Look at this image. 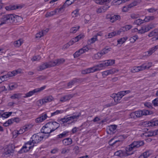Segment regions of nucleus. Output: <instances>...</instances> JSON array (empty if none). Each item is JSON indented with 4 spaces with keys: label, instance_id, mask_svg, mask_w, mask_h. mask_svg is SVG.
Here are the masks:
<instances>
[{
    "label": "nucleus",
    "instance_id": "nucleus-1",
    "mask_svg": "<svg viewBox=\"0 0 158 158\" xmlns=\"http://www.w3.org/2000/svg\"><path fill=\"white\" fill-rule=\"evenodd\" d=\"M144 144L143 141H134L125 148L124 151L125 156L131 155L133 154V150L136 148H139Z\"/></svg>",
    "mask_w": 158,
    "mask_h": 158
},
{
    "label": "nucleus",
    "instance_id": "nucleus-2",
    "mask_svg": "<svg viewBox=\"0 0 158 158\" xmlns=\"http://www.w3.org/2000/svg\"><path fill=\"white\" fill-rule=\"evenodd\" d=\"M19 17L18 15L12 14L4 15L1 19L0 26L3 24H11L16 21L17 19Z\"/></svg>",
    "mask_w": 158,
    "mask_h": 158
},
{
    "label": "nucleus",
    "instance_id": "nucleus-3",
    "mask_svg": "<svg viewBox=\"0 0 158 158\" xmlns=\"http://www.w3.org/2000/svg\"><path fill=\"white\" fill-rule=\"evenodd\" d=\"M152 111L144 110H138L132 112L130 114V116L132 118H139L143 115H147L152 114Z\"/></svg>",
    "mask_w": 158,
    "mask_h": 158
},
{
    "label": "nucleus",
    "instance_id": "nucleus-4",
    "mask_svg": "<svg viewBox=\"0 0 158 158\" xmlns=\"http://www.w3.org/2000/svg\"><path fill=\"white\" fill-rule=\"evenodd\" d=\"M15 148L14 145L12 144L8 145L4 149L5 154L9 156L13 155L15 151Z\"/></svg>",
    "mask_w": 158,
    "mask_h": 158
},
{
    "label": "nucleus",
    "instance_id": "nucleus-5",
    "mask_svg": "<svg viewBox=\"0 0 158 158\" xmlns=\"http://www.w3.org/2000/svg\"><path fill=\"white\" fill-rule=\"evenodd\" d=\"M115 63L114 60H109L105 61L104 62L99 64L96 66L97 67L102 68L108 66H111L114 64Z\"/></svg>",
    "mask_w": 158,
    "mask_h": 158
},
{
    "label": "nucleus",
    "instance_id": "nucleus-6",
    "mask_svg": "<svg viewBox=\"0 0 158 158\" xmlns=\"http://www.w3.org/2000/svg\"><path fill=\"white\" fill-rule=\"evenodd\" d=\"M44 136H41L40 133H38L37 134H35L33 135L31 137L32 140L33 144L34 143H36L40 142L42 140Z\"/></svg>",
    "mask_w": 158,
    "mask_h": 158
},
{
    "label": "nucleus",
    "instance_id": "nucleus-7",
    "mask_svg": "<svg viewBox=\"0 0 158 158\" xmlns=\"http://www.w3.org/2000/svg\"><path fill=\"white\" fill-rule=\"evenodd\" d=\"M45 88V86H44L40 88H37L35 89L32 91H29L28 93H27L25 94V96L23 97L24 98H27L28 97H29L30 96H31L33 94L35 93H37L38 92H40L43 89H44Z\"/></svg>",
    "mask_w": 158,
    "mask_h": 158
},
{
    "label": "nucleus",
    "instance_id": "nucleus-8",
    "mask_svg": "<svg viewBox=\"0 0 158 158\" xmlns=\"http://www.w3.org/2000/svg\"><path fill=\"white\" fill-rule=\"evenodd\" d=\"M48 124L49 127H50L51 131L52 132L56 129L59 127V124L56 122H49Z\"/></svg>",
    "mask_w": 158,
    "mask_h": 158
},
{
    "label": "nucleus",
    "instance_id": "nucleus-9",
    "mask_svg": "<svg viewBox=\"0 0 158 158\" xmlns=\"http://www.w3.org/2000/svg\"><path fill=\"white\" fill-rule=\"evenodd\" d=\"M48 123H46L45 126H43L41 130V133L44 134H49L52 132L51 131L50 127H49L48 124Z\"/></svg>",
    "mask_w": 158,
    "mask_h": 158
},
{
    "label": "nucleus",
    "instance_id": "nucleus-10",
    "mask_svg": "<svg viewBox=\"0 0 158 158\" xmlns=\"http://www.w3.org/2000/svg\"><path fill=\"white\" fill-rule=\"evenodd\" d=\"M112 98L114 99L115 103H111L110 105L109 106H111L116 105L117 102L121 99L120 96L118 95V94H113L111 96Z\"/></svg>",
    "mask_w": 158,
    "mask_h": 158
},
{
    "label": "nucleus",
    "instance_id": "nucleus-11",
    "mask_svg": "<svg viewBox=\"0 0 158 158\" xmlns=\"http://www.w3.org/2000/svg\"><path fill=\"white\" fill-rule=\"evenodd\" d=\"M158 48V46H156L150 48L149 50L144 53L145 55L147 56H149L154 53Z\"/></svg>",
    "mask_w": 158,
    "mask_h": 158
},
{
    "label": "nucleus",
    "instance_id": "nucleus-12",
    "mask_svg": "<svg viewBox=\"0 0 158 158\" xmlns=\"http://www.w3.org/2000/svg\"><path fill=\"white\" fill-rule=\"evenodd\" d=\"M34 146V145H33L31 146L28 147H28L26 145H24L19 151V152L20 153L27 152L32 148Z\"/></svg>",
    "mask_w": 158,
    "mask_h": 158
},
{
    "label": "nucleus",
    "instance_id": "nucleus-13",
    "mask_svg": "<svg viewBox=\"0 0 158 158\" xmlns=\"http://www.w3.org/2000/svg\"><path fill=\"white\" fill-rule=\"evenodd\" d=\"M73 97L72 94H69L66 95L61 97L60 101L61 102H65L69 100Z\"/></svg>",
    "mask_w": 158,
    "mask_h": 158
},
{
    "label": "nucleus",
    "instance_id": "nucleus-14",
    "mask_svg": "<svg viewBox=\"0 0 158 158\" xmlns=\"http://www.w3.org/2000/svg\"><path fill=\"white\" fill-rule=\"evenodd\" d=\"M48 64V62H45L40 65L37 68L38 71H41L47 68H49Z\"/></svg>",
    "mask_w": 158,
    "mask_h": 158
},
{
    "label": "nucleus",
    "instance_id": "nucleus-15",
    "mask_svg": "<svg viewBox=\"0 0 158 158\" xmlns=\"http://www.w3.org/2000/svg\"><path fill=\"white\" fill-rule=\"evenodd\" d=\"M149 31L148 25H145L142 26L141 29L138 31V33L143 34Z\"/></svg>",
    "mask_w": 158,
    "mask_h": 158
},
{
    "label": "nucleus",
    "instance_id": "nucleus-16",
    "mask_svg": "<svg viewBox=\"0 0 158 158\" xmlns=\"http://www.w3.org/2000/svg\"><path fill=\"white\" fill-rule=\"evenodd\" d=\"M63 144L66 146L70 145L72 143V140L70 138H67L63 139L62 141Z\"/></svg>",
    "mask_w": 158,
    "mask_h": 158
},
{
    "label": "nucleus",
    "instance_id": "nucleus-17",
    "mask_svg": "<svg viewBox=\"0 0 158 158\" xmlns=\"http://www.w3.org/2000/svg\"><path fill=\"white\" fill-rule=\"evenodd\" d=\"M115 156H119L120 157L125 156L124 151L119 150L117 151L114 153Z\"/></svg>",
    "mask_w": 158,
    "mask_h": 158
},
{
    "label": "nucleus",
    "instance_id": "nucleus-18",
    "mask_svg": "<svg viewBox=\"0 0 158 158\" xmlns=\"http://www.w3.org/2000/svg\"><path fill=\"white\" fill-rule=\"evenodd\" d=\"M144 136L146 137H150L152 136H155L154 135V132L153 131H149L148 132L143 133L141 134V136Z\"/></svg>",
    "mask_w": 158,
    "mask_h": 158
},
{
    "label": "nucleus",
    "instance_id": "nucleus-19",
    "mask_svg": "<svg viewBox=\"0 0 158 158\" xmlns=\"http://www.w3.org/2000/svg\"><path fill=\"white\" fill-rule=\"evenodd\" d=\"M22 7L21 6H9L6 7V9L7 10H10L19 8H21Z\"/></svg>",
    "mask_w": 158,
    "mask_h": 158
},
{
    "label": "nucleus",
    "instance_id": "nucleus-20",
    "mask_svg": "<svg viewBox=\"0 0 158 158\" xmlns=\"http://www.w3.org/2000/svg\"><path fill=\"white\" fill-rule=\"evenodd\" d=\"M120 19V16L119 15H114L110 18V21L113 23L117 20H119Z\"/></svg>",
    "mask_w": 158,
    "mask_h": 158
},
{
    "label": "nucleus",
    "instance_id": "nucleus-21",
    "mask_svg": "<svg viewBox=\"0 0 158 158\" xmlns=\"http://www.w3.org/2000/svg\"><path fill=\"white\" fill-rule=\"evenodd\" d=\"M80 79L74 78L71 81L69 82L67 86L68 87H71L75 83L79 81Z\"/></svg>",
    "mask_w": 158,
    "mask_h": 158
},
{
    "label": "nucleus",
    "instance_id": "nucleus-22",
    "mask_svg": "<svg viewBox=\"0 0 158 158\" xmlns=\"http://www.w3.org/2000/svg\"><path fill=\"white\" fill-rule=\"evenodd\" d=\"M23 43V41L21 39H19L18 40L15 41L14 42L13 45L16 47H19Z\"/></svg>",
    "mask_w": 158,
    "mask_h": 158
},
{
    "label": "nucleus",
    "instance_id": "nucleus-23",
    "mask_svg": "<svg viewBox=\"0 0 158 158\" xmlns=\"http://www.w3.org/2000/svg\"><path fill=\"white\" fill-rule=\"evenodd\" d=\"M56 61V60H54L48 62L49 68L52 67H53L56 66H57Z\"/></svg>",
    "mask_w": 158,
    "mask_h": 158
},
{
    "label": "nucleus",
    "instance_id": "nucleus-24",
    "mask_svg": "<svg viewBox=\"0 0 158 158\" xmlns=\"http://www.w3.org/2000/svg\"><path fill=\"white\" fill-rule=\"evenodd\" d=\"M151 153L149 151H146L140 156L139 158H147L151 155Z\"/></svg>",
    "mask_w": 158,
    "mask_h": 158
},
{
    "label": "nucleus",
    "instance_id": "nucleus-25",
    "mask_svg": "<svg viewBox=\"0 0 158 158\" xmlns=\"http://www.w3.org/2000/svg\"><path fill=\"white\" fill-rule=\"evenodd\" d=\"M22 94H13L10 97V98L12 99H19L21 97Z\"/></svg>",
    "mask_w": 158,
    "mask_h": 158
},
{
    "label": "nucleus",
    "instance_id": "nucleus-26",
    "mask_svg": "<svg viewBox=\"0 0 158 158\" xmlns=\"http://www.w3.org/2000/svg\"><path fill=\"white\" fill-rule=\"evenodd\" d=\"M69 133V132L68 131H64L62 133L58 135L57 138H61L64 137L68 135Z\"/></svg>",
    "mask_w": 158,
    "mask_h": 158
},
{
    "label": "nucleus",
    "instance_id": "nucleus-27",
    "mask_svg": "<svg viewBox=\"0 0 158 158\" xmlns=\"http://www.w3.org/2000/svg\"><path fill=\"white\" fill-rule=\"evenodd\" d=\"M102 53L101 52H98L94 55L93 56V59H100L102 56Z\"/></svg>",
    "mask_w": 158,
    "mask_h": 158
},
{
    "label": "nucleus",
    "instance_id": "nucleus-28",
    "mask_svg": "<svg viewBox=\"0 0 158 158\" xmlns=\"http://www.w3.org/2000/svg\"><path fill=\"white\" fill-rule=\"evenodd\" d=\"M144 23L143 20L141 19H138L135 20L134 24L138 25H139Z\"/></svg>",
    "mask_w": 158,
    "mask_h": 158
},
{
    "label": "nucleus",
    "instance_id": "nucleus-29",
    "mask_svg": "<svg viewBox=\"0 0 158 158\" xmlns=\"http://www.w3.org/2000/svg\"><path fill=\"white\" fill-rule=\"evenodd\" d=\"M56 11H55V10L52 11H51V12H48L45 15V17H51L53 15H56Z\"/></svg>",
    "mask_w": 158,
    "mask_h": 158
},
{
    "label": "nucleus",
    "instance_id": "nucleus-30",
    "mask_svg": "<svg viewBox=\"0 0 158 158\" xmlns=\"http://www.w3.org/2000/svg\"><path fill=\"white\" fill-rule=\"evenodd\" d=\"M44 99L45 102V103H46L52 101L53 98L52 96H49L45 97Z\"/></svg>",
    "mask_w": 158,
    "mask_h": 158
},
{
    "label": "nucleus",
    "instance_id": "nucleus-31",
    "mask_svg": "<svg viewBox=\"0 0 158 158\" xmlns=\"http://www.w3.org/2000/svg\"><path fill=\"white\" fill-rule=\"evenodd\" d=\"M155 18L153 16H146L143 19L144 22H148L151 20H153Z\"/></svg>",
    "mask_w": 158,
    "mask_h": 158
},
{
    "label": "nucleus",
    "instance_id": "nucleus-32",
    "mask_svg": "<svg viewBox=\"0 0 158 158\" xmlns=\"http://www.w3.org/2000/svg\"><path fill=\"white\" fill-rule=\"evenodd\" d=\"M89 48L87 46H85L79 50V52H80L81 55L87 52Z\"/></svg>",
    "mask_w": 158,
    "mask_h": 158
},
{
    "label": "nucleus",
    "instance_id": "nucleus-33",
    "mask_svg": "<svg viewBox=\"0 0 158 158\" xmlns=\"http://www.w3.org/2000/svg\"><path fill=\"white\" fill-rule=\"evenodd\" d=\"M117 35H119L118 33V31L110 33L108 35V36L109 38H111Z\"/></svg>",
    "mask_w": 158,
    "mask_h": 158
},
{
    "label": "nucleus",
    "instance_id": "nucleus-34",
    "mask_svg": "<svg viewBox=\"0 0 158 158\" xmlns=\"http://www.w3.org/2000/svg\"><path fill=\"white\" fill-rule=\"evenodd\" d=\"M123 2V0H114L112 2V4L114 5H118Z\"/></svg>",
    "mask_w": 158,
    "mask_h": 158
},
{
    "label": "nucleus",
    "instance_id": "nucleus-35",
    "mask_svg": "<svg viewBox=\"0 0 158 158\" xmlns=\"http://www.w3.org/2000/svg\"><path fill=\"white\" fill-rule=\"evenodd\" d=\"M66 7L64 6V4L59 9H55V11H56V14H58L59 13H60L62 12V11L64 10V9Z\"/></svg>",
    "mask_w": 158,
    "mask_h": 158
},
{
    "label": "nucleus",
    "instance_id": "nucleus-36",
    "mask_svg": "<svg viewBox=\"0 0 158 158\" xmlns=\"http://www.w3.org/2000/svg\"><path fill=\"white\" fill-rule=\"evenodd\" d=\"M79 14V10L76 9L72 12L71 15L72 17H75L77 16Z\"/></svg>",
    "mask_w": 158,
    "mask_h": 158
},
{
    "label": "nucleus",
    "instance_id": "nucleus-37",
    "mask_svg": "<svg viewBox=\"0 0 158 158\" xmlns=\"http://www.w3.org/2000/svg\"><path fill=\"white\" fill-rule=\"evenodd\" d=\"M81 115V113H78L77 115H73L72 116H70L69 117L70 118V120L71 121L74 119H78V118L80 117Z\"/></svg>",
    "mask_w": 158,
    "mask_h": 158
},
{
    "label": "nucleus",
    "instance_id": "nucleus-38",
    "mask_svg": "<svg viewBox=\"0 0 158 158\" xmlns=\"http://www.w3.org/2000/svg\"><path fill=\"white\" fill-rule=\"evenodd\" d=\"M138 71H142L147 69V66H145V64H143L139 66H137Z\"/></svg>",
    "mask_w": 158,
    "mask_h": 158
},
{
    "label": "nucleus",
    "instance_id": "nucleus-39",
    "mask_svg": "<svg viewBox=\"0 0 158 158\" xmlns=\"http://www.w3.org/2000/svg\"><path fill=\"white\" fill-rule=\"evenodd\" d=\"M127 39V38L126 37L121 38L119 40H118V43L119 44H122L126 41Z\"/></svg>",
    "mask_w": 158,
    "mask_h": 158
},
{
    "label": "nucleus",
    "instance_id": "nucleus-40",
    "mask_svg": "<svg viewBox=\"0 0 158 158\" xmlns=\"http://www.w3.org/2000/svg\"><path fill=\"white\" fill-rule=\"evenodd\" d=\"M79 28V26L72 28L70 30V33H75Z\"/></svg>",
    "mask_w": 158,
    "mask_h": 158
},
{
    "label": "nucleus",
    "instance_id": "nucleus-41",
    "mask_svg": "<svg viewBox=\"0 0 158 158\" xmlns=\"http://www.w3.org/2000/svg\"><path fill=\"white\" fill-rule=\"evenodd\" d=\"M11 114V112H6L2 114L1 115V116L2 117L4 118H7L8 117H9L10 116Z\"/></svg>",
    "mask_w": 158,
    "mask_h": 158
},
{
    "label": "nucleus",
    "instance_id": "nucleus-42",
    "mask_svg": "<svg viewBox=\"0 0 158 158\" xmlns=\"http://www.w3.org/2000/svg\"><path fill=\"white\" fill-rule=\"evenodd\" d=\"M131 72L132 73H135L139 72L137 66H134L130 70Z\"/></svg>",
    "mask_w": 158,
    "mask_h": 158
},
{
    "label": "nucleus",
    "instance_id": "nucleus-43",
    "mask_svg": "<svg viewBox=\"0 0 158 158\" xmlns=\"http://www.w3.org/2000/svg\"><path fill=\"white\" fill-rule=\"evenodd\" d=\"M83 35H79L77 36L75 38H73V41L74 42H77L80 39H81L82 38H83Z\"/></svg>",
    "mask_w": 158,
    "mask_h": 158
},
{
    "label": "nucleus",
    "instance_id": "nucleus-44",
    "mask_svg": "<svg viewBox=\"0 0 158 158\" xmlns=\"http://www.w3.org/2000/svg\"><path fill=\"white\" fill-rule=\"evenodd\" d=\"M56 60L57 66L63 64L65 61V60L64 59H59Z\"/></svg>",
    "mask_w": 158,
    "mask_h": 158
},
{
    "label": "nucleus",
    "instance_id": "nucleus-45",
    "mask_svg": "<svg viewBox=\"0 0 158 158\" xmlns=\"http://www.w3.org/2000/svg\"><path fill=\"white\" fill-rule=\"evenodd\" d=\"M109 130L113 132L117 128V126L116 125H110L108 127Z\"/></svg>",
    "mask_w": 158,
    "mask_h": 158
},
{
    "label": "nucleus",
    "instance_id": "nucleus-46",
    "mask_svg": "<svg viewBox=\"0 0 158 158\" xmlns=\"http://www.w3.org/2000/svg\"><path fill=\"white\" fill-rule=\"evenodd\" d=\"M149 127H153L156 125H158V120L155 121H150L149 122Z\"/></svg>",
    "mask_w": 158,
    "mask_h": 158
},
{
    "label": "nucleus",
    "instance_id": "nucleus-47",
    "mask_svg": "<svg viewBox=\"0 0 158 158\" xmlns=\"http://www.w3.org/2000/svg\"><path fill=\"white\" fill-rule=\"evenodd\" d=\"M73 2V0H67L64 4V5L66 7L71 5Z\"/></svg>",
    "mask_w": 158,
    "mask_h": 158
},
{
    "label": "nucleus",
    "instance_id": "nucleus-48",
    "mask_svg": "<svg viewBox=\"0 0 158 158\" xmlns=\"http://www.w3.org/2000/svg\"><path fill=\"white\" fill-rule=\"evenodd\" d=\"M104 12H105L110 7V6L108 4H105L101 6Z\"/></svg>",
    "mask_w": 158,
    "mask_h": 158
},
{
    "label": "nucleus",
    "instance_id": "nucleus-49",
    "mask_svg": "<svg viewBox=\"0 0 158 158\" xmlns=\"http://www.w3.org/2000/svg\"><path fill=\"white\" fill-rule=\"evenodd\" d=\"M62 113L63 111L61 110H56L55 112L51 113V116L56 115Z\"/></svg>",
    "mask_w": 158,
    "mask_h": 158
},
{
    "label": "nucleus",
    "instance_id": "nucleus-50",
    "mask_svg": "<svg viewBox=\"0 0 158 158\" xmlns=\"http://www.w3.org/2000/svg\"><path fill=\"white\" fill-rule=\"evenodd\" d=\"M97 40V36L94 35L93 37L91 39H90L89 40V41L90 42V43H93L95 41Z\"/></svg>",
    "mask_w": 158,
    "mask_h": 158
},
{
    "label": "nucleus",
    "instance_id": "nucleus-51",
    "mask_svg": "<svg viewBox=\"0 0 158 158\" xmlns=\"http://www.w3.org/2000/svg\"><path fill=\"white\" fill-rule=\"evenodd\" d=\"M89 69L91 73H93L100 70V69L98 68H96V67L90 68H89Z\"/></svg>",
    "mask_w": 158,
    "mask_h": 158
},
{
    "label": "nucleus",
    "instance_id": "nucleus-52",
    "mask_svg": "<svg viewBox=\"0 0 158 158\" xmlns=\"http://www.w3.org/2000/svg\"><path fill=\"white\" fill-rule=\"evenodd\" d=\"M156 34V32L154 30L150 32L148 35L149 37H151L155 36Z\"/></svg>",
    "mask_w": 158,
    "mask_h": 158
},
{
    "label": "nucleus",
    "instance_id": "nucleus-53",
    "mask_svg": "<svg viewBox=\"0 0 158 158\" xmlns=\"http://www.w3.org/2000/svg\"><path fill=\"white\" fill-rule=\"evenodd\" d=\"M111 48H105L103 49V50L101 51V53H102V55L107 53L108 52L110 51V49Z\"/></svg>",
    "mask_w": 158,
    "mask_h": 158
},
{
    "label": "nucleus",
    "instance_id": "nucleus-54",
    "mask_svg": "<svg viewBox=\"0 0 158 158\" xmlns=\"http://www.w3.org/2000/svg\"><path fill=\"white\" fill-rule=\"evenodd\" d=\"M10 90H12L17 87V85L16 84H10L8 85Z\"/></svg>",
    "mask_w": 158,
    "mask_h": 158
},
{
    "label": "nucleus",
    "instance_id": "nucleus-55",
    "mask_svg": "<svg viewBox=\"0 0 158 158\" xmlns=\"http://www.w3.org/2000/svg\"><path fill=\"white\" fill-rule=\"evenodd\" d=\"M45 102L44 98L40 99L37 101L38 104L39 106H41L42 105L45 103Z\"/></svg>",
    "mask_w": 158,
    "mask_h": 158
},
{
    "label": "nucleus",
    "instance_id": "nucleus-56",
    "mask_svg": "<svg viewBox=\"0 0 158 158\" xmlns=\"http://www.w3.org/2000/svg\"><path fill=\"white\" fill-rule=\"evenodd\" d=\"M102 9V8L101 6L100 7L98 8L96 10V12L97 14H100L102 13H104V11Z\"/></svg>",
    "mask_w": 158,
    "mask_h": 158
},
{
    "label": "nucleus",
    "instance_id": "nucleus-57",
    "mask_svg": "<svg viewBox=\"0 0 158 158\" xmlns=\"http://www.w3.org/2000/svg\"><path fill=\"white\" fill-rule=\"evenodd\" d=\"M109 73H110V74H113L117 73L118 71V70L115 69H113L109 70Z\"/></svg>",
    "mask_w": 158,
    "mask_h": 158
},
{
    "label": "nucleus",
    "instance_id": "nucleus-58",
    "mask_svg": "<svg viewBox=\"0 0 158 158\" xmlns=\"http://www.w3.org/2000/svg\"><path fill=\"white\" fill-rule=\"evenodd\" d=\"M44 35L42 32L40 31L37 33L35 37L37 38H40Z\"/></svg>",
    "mask_w": 158,
    "mask_h": 158
},
{
    "label": "nucleus",
    "instance_id": "nucleus-59",
    "mask_svg": "<svg viewBox=\"0 0 158 158\" xmlns=\"http://www.w3.org/2000/svg\"><path fill=\"white\" fill-rule=\"evenodd\" d=\"M41 59V57L39 56H35L33 57L32 59L31 60L32 61H38L39 60Z\"/></svg>",
    "mask_w": 158,
    "mask_h": 158
},
{
    "label": "nucleus",
    "instance_id": "nucleus-60",
    "mask_svg": "<svg viewBox=\"0 0 158 158\" xmlns=\"http://www.w3.org/2000/svg\"><path fill=\"white\" fill-rule=\"evenodd\" d=\"M127 31L125 26L122 27L119 30H118V33L119 34L121 33L122 32H125Z\"/></svg>",
    "mask_w": 158,
    "mask_h": 158
},
{
    "label": "nucleus",
    "instance_id": "nucleus-61",
    "mask_svg": "<svg viewBox=\"0 0 158 158\" xmlns=\"http://www.w3.org/2000/svg\"><path fill=\"white\" fill-rule=\"evenodd\" d=\"M24 130L23 129V128H21L19 131H17L15 133L18 135L21 134L25 132Z\"/></svg>",
    "mask_w": 158,
    "mask_h": 158
},
{
    "label": "nucleus",
    "instance_id": "nucleus-62",
    "mask_svg": "<svg viewBox=\"0 0 158 158\" xmlns=\"http://www.w3.org/2000/svg\"><path fill=\"white\" fill-rule=\"evenodd\" d=\"M90 19V17L89 15H87L85 16V23H87Z\"/></svg>",
    "mask_w": 158,
    "mask_h": 158
},
{
    "label": "nucleus",
    "instance_id": "nucleus-63",
    "mask_svg": "<svg viewBox=\"0 0 158 158\" xmlns=\"http://www.w3.org/2000/svg\"><path fill=\"white\" fill-rule=\"evenodd\" d=\"M152 103L155 106H158V98H157L153 100Z\"/></svg>",
    "mask_w": 158,
    "mask_h": 158
},
{
    "label": "nucleus",
    "instance_id": "nucleus-64",
    "mask_svg": "<svg viewBox=\"0 0 158 158\" xmlns=\"http://www.w3.org/2000/svg\"><path fill=\"white\" fill-rule=\"evenodd\" d=\"M47 117V114L46 113H43L40 117L43 121L46 119Z\"/></svg>",
    "mask_w": 158,
    "mask_h": 158
}]
</instances>
